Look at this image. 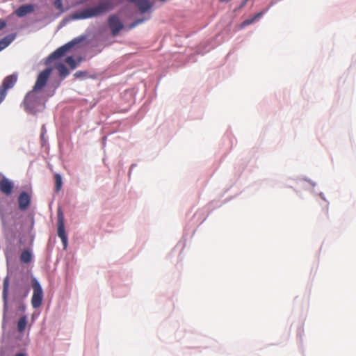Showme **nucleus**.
I'll return each mask as SVG.
<instances>
[{
  "label": "nucleus",
  "instance_id": "nucleus-16",
  "mask_svg": "<svg viewBox=\"0 0 356 356\" xmlns=\"http://www.w3.org/2000/svg\"><path fill=\"white\" fill-rule=\"evenodd\" d=\"M32 260V254L29 250H24L20 254V261L22 263L27 264Z\"/></svg>",
  "mask_w": 356,
  "mask_h": 356
},
{
  "label": "nucleus",
  "instance_id": "nucleus-4",
  "mask_svg": "<svg viewBox=\"0 0 356 356\" xmlns=\"http://www.w3.org/2000/svg\"><path fill=\"white\" fill-rule=\"evenodd\" d=\"M32 288L33 290L31 298V305L33 308H38L42 301L43 291L40 283L35 280H32Z\"/></svg>",
  "mask_w": 356,
  "mask_h": 356
},
{
  "label": "nucleus",
  "instance_id": "nucleus-19",
  "mask_svg": "<svg viewBox=\"0 0 356 356\" xmlns=\"http://www.w3.org/2000/svg\"><path fill=\"white\" fill-rule=\"evenodd\" d=\"M55 179V191L59 192L61 190L63 186V180L60 175L56 173L54 175Z\"/></svg>",
  "mask_w": 356,
  "mask_h": 356
},
{
  "label": "nucleus",
  "instance_id": "nucleus-9",
  "mask_svg": "<svg viewBox=\"0 0 356 356\" xmlns=\"http://www.w3.org/2000/svg\"><path fill=\"white\" fill-rule=\"evenodd\" d=\"M17 203L19 210H27L31 203V195L26 191L21 192L17 198Z\"/></svg>",
  "mask_w": 356,
  "mask_h": 356
},
{
  "label": "nucleus",
  "instance_id": "nucleus-28",
  "mask_svg": "<svg viewBox=\"0 0 356 356\" xmlns=\"http://www.w3.org/2000/svg\"><path fill=\"white\" fill-rule=\"evenodd\" d=\"M24 308H25V307L23 306V307H22V310H24Z\"/></svg>",
  "mask_w": 356,
  "mask_h": 356
},
{
  "label": "nucleus",
  "instance_id": "nucleus-21",
  "mask_svg": "<svg viewBox=\"0 0 356 356\" xmlns=\"http://www.w3.org/2000/svg\"><path fill=\"white\" fill-rule=\"evenodd\" d=\"M54 6L56 10H58L60 13L65 11L63 5V0H55L54 2Z\"/></svg>",
  "mask_w": 356,
  "mask_h": 356
},
{
  "label": "nucleus",
  "instance_id": "nucleus-23",
  "mask_svg": "<svg viewBox=\"0 0 356 356\" xmlns=\"http://www.w3.org/2000/svg\"><path fill=\"white\" fill-rule=\"evenodd\" d=\"M145 21V19H136L135 20L133 23H131L130 24V28L132 29V28H134L136 27V26H138V24L143 23V22Z\"/></svg>",
  "mask_w": 356,
  "mask_h": 356
},
{
  "label": "nucleus",
  "instance_id": "nucleus-22",
  "mask_svg": "<svg viewBox=\"0 0 356 356\" xmlns=\"http://www.w3.org/2000/svg\"><path fill=\"white\" fill-rule=\"evenodd\" d=\"M65 62L69 65V66L72 69H74L76 67V63L75 60L72 56H68L65 59Z\"/></svg>",
  "mask_w": 356,
  "mask_h": 356
},
{
  "label": "nucleus",
  "instance_id": "nucleus-18",
  "mask_svg": "<svg viewBox=\"0 0 356 356\" xmlns=\"http://www.w3.org/2000/svg\"><path fill=\"white\" fill-rule=\"evenodd\" d=\"M56 68L58 71L60 76L65 77L69 74V71H68L67 68L63 63H58L56 65Z\"/></svg>",
  "mask_w": 356,
  "mask_h": 356
},
{
  "label": "nucleus",
  "instance_id": "nucleus-1",
  "mask_svg": "<svg viewBox=\"0 0 356 356\" xmlns=\"http://www.w3.org/2000/svg\"><path fill=\"white\" fill-rule=\"evenodd\" d=\"M46 99L42 91L32 90L24 97L23 104L25 110L32 114L40 112L44 108Z\"/></svg>",
  "mask_w": 356,
  "mask_h": 356
},
{
  "label": "nucleus",
  "instance_id": "nucleus-25",
  "mask_svg": "<svg viewBox=\"0 0 356 356\" xmlns=\"http://www.w3.org/2000/svg\"><path fill=\"white\" fill-rule=\"evenodd\" d=\"M87 74L86 72L78 71L74 74V76L76 78L85 77Z\"/></svg>",
  "mask_w": 356,
  "mask_h": 356
},
{
  "label": "nucleus",
  "instance_id": "nucleus-17",
  "mask_svg": "<svg viewBox=\"0 0 356 356\" xmlns=\"http://www.w3.org/2000/svg\"><path fill=\"white\" fill-rule=\"evenodd\" d=\"M27 324V317L26 316H22L20 317L17 322V330L19 332H22L24 331L26 326Z\"/></svg>",
  "mask_w": 356,
  "mask_h": 356
},
{
  "label": "nucleus",
  "instance_id": "nucleus-7",
  "mask_svg": "<svg viewBox=\"0 0 356 356\" xmlns=\"http://www.w3.org/2000/svg\"><path fill=\"white\" fill-rule=\"evenodd\" d=\"M108 24L111 29L112 35L115 36L122 29L123 24L119 17L115 15H111L108 19Z\"/></svg>",
  "mask_w": 356,
  "mask_h": 356
},
{
  "label": "nucleus",
  "instance_id": "nucleus-6",
  "mask_svg": "<svg viewBox=\"0 0 356 356\" xmlns=\"http://www.w3.org/2000/svg\"><path fill=\"white\" fill-rule=\"evenodd\" d=\"M58 236L60 238L64 249L67 248V238L65 230L64 219L61 212H58Z\"/></svg>",
  "mask_w": 356,
  "mask_h": 356
},
{
  "label": "nucleus",
  "instance_id": "nucleus-15",
  "mask_svg": "<svg viewBox=\"0 0 356 356\" xmlns=\"http://www.w3.org/2000/svg\"><path fill=\"white\" fill-rule=\"evenodd\" d=\"M15 34L7 35L0 40V51L7 47L15 39Z\"/></svg>",
  "mask_w": 356,
  "mask_h": 356
},
{
  "label": "nucleus",
  "instance_id": "nucleus-26",
  "mask_svg": "<svg viewBox=\"0 0 356 356\" xmlns=\"http://www.w3.org/2000/svg\"><path fill=\"white\" fill-rule=\"evenodd\" d=\"M7 25V22L3 19H0V31L3 29Z\"/></svg>",
  "mask_w": 356,
  "mask_h": 356
},
{
  "label": "nucleus",
  "instance_id": "nucleus-12",
  "mask_svg": "<svg viewBox=\"0 0 356 356\" xmlns=\"http://www.w3.org/2000/svg\"><path fill=\"white\" fill-rule=\"evenodd\" d=\"M129 2H133L138 7L141 13H145L152 7V4L149 0H127Z\"/></svg>",
  "mask_w": 356,
  "mask_h": 356
},
{
  "label": "nucleus",
  "instance_id": "nucleus-14",
  "mask_svg": "<svg viewBox=\"0 0 356 356\" xmlns=\"http://www.w3.org/2000/svg\"><path fill=\"white\" fill-rule=\"evenodd\" d=\"M15 34L7 35L0 40V51L7 47L15 39Z\"/></svg>",
  "mask_w": 356,
  "mask_h": 356
},
{
  "label": "nucleus",
  "instance_id": "nucleus-11",
  "mask_svg": "<svg viewBox=\"0 0 356 356\" xmlns=\"http://www.w3.org/2000/svg\"><path fill=\"white\" fill-rule=\"evenodd\" d=\"M17 80L16 74H11L7 76L3 81V83L0 88L4 89L6 92L8 89L13 88Z\"/></svg>",
  "mask_w": 356,
  "mask_h": 356
},
{
  "label": "nucleus",
  "instance_id": "nucleus-24",
  "mask_svg": "<svg viewBox=\"0 0 356 356\" xmlns=\"http://www.w3.org/2000/svg\"><path fill=\"white\" fill-rule=\"evenodd\" d=\"M6 94H7V92L4 89L0 88V104L5 99Z\"/></svg>",
  "mask_w": 356,
  "mask_h": 356
},
{
  "label": "nucleus",
  "instance_id": "nucleus-3",
  "mask_svg": "<svg viewBox=\"0 0 356 356\" xmlns=\"http://www.w3.org/2000/svg\"><path fill=\"white\" fill-rule=\"evenodd\" d=\"M81 39L75 38L68 43L57 49L47 58V63H50L51 61L60 58L65 56V54L75 44L81 42Z\"/></svg>",
  "mask_w": 356,
  "mask_h": 356
},
{
  "label": "nucleus",
  "instance_id": "nucleus-2",
  "mask_svg": "<svg viewBox=\"0 0 356 356\" xmlns=\"http://www.w3.org/2000/svg\"><path fill=\"white\" fill-rule=\"evenodd\" d=\"M112 8L111 3L108 1L102 2L95 7L82 10L75 14V19H88L99 16L104 12Z\"/></svg>",
  "mask_w": 356,
  "mask_h": 356
},
{
  "label": "nucleus",
  "instance_id": "nucleus-13",
  "mask_svg": "<svg viewBox=\"0 0 356 356\" xmlns=\"http://www.w3.org/2000/svg\"><path fill=\"white\" fill-rule=\"evenodd\" d=\"M8 289H9V277L6 276L3 280V291H2V298L3 301L4 309H7L8 306Z\"/></svg>",
  "mask_w": 356,
  "mask_h": 356
},
{
  "label": "nucleus",
  "instance_id": "nucleus-5",
  "mask_svg": "<svg viewBox=\"0 0 356 356\" xmlns=\"http://www.w3.org/2000/svg\"><path fill=\"white\" fill-rule=\"evenodd\" d=\"M51 72V70L49 68L42 71L39 74L33 89L37 91H42V89L45 86L48 81Z\"/></svg>",
  "mask_w": 356,
  "mask_h": 356
},
{
  "label": "nucleus",
  "instance_id": "nucleus-20",
  "mask_svg": "<svg viewBox=\"0 0 356 356\" xmlns=\"http://www.w3.org/2000/svg\"><path fill=\"white\" fill-rule=\"evenodd\" d=\"M262 15V13H259L257 14H256L253 17L250 18V19H248L246 20H245L243 23H242V26H248V25H250L252 23H253L256 19H257L259 17H260Z\"/></svg>",
  "mask_w": 356,
  "mask_h": 356
},
{
  "label": "nucleus",
  "instance_id": "nucleus-8",
  "mask_svg": "<svg viewBox=\"0 0 356 356\" xmlns=\"http://www.w3.org/2000/svg\"><path fill=\"white\" fill-rule=\"evenodd\" d=\"M13 188L14 183L0 174V191L6 196H10L13 193Z\"/></svg>",
  "mask_w": 356,
  "mask_h": 356
},
{
  "label": "nucleus",
  "instance_id": "nucleus-10",
  "mask_svg": "<svg viewBox=\"0 0 356 356\" xmlns=\"http://www.w3.org/2000/svg\"><path fill=\"white\" fill-rule=\"evenodd\" d=\"M35 10V6L33 4H24L20 6L15 12L17 17H22L27 14L31 13Z\"/></svg>",
  "mask_w": 356,
  "mask_h": 356
},
{
  "label": "nucleus",
  "instance_id": "nucleus-27",
  "mask_svg": "<svg viewBox=\"0 0 356 356\" xmlns=\"http://www.w3.org/2000/svg\"><path fill=\"white\" fill-rule=\"evenodd\" d=\"M15 356H26V355L23 353H17Z\"/></svg>",
  "mask_w": 356,
  "mask_h": 356
}]
</instances>
